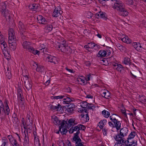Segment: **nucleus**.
<instances>
[{
  "mask_svg": "<svg viewBox=\"0 0 146 146\" xmlns=\"http://www.w3.org/2000/svg\"><path fill=\"white\" fill-rule=\"evenodd\" d=\"M29 43V42L27 41L24 42L22 44L23 47L35 55L36 54L38 55L39 54V51L37 50H35V49L30 46Z\"/></svg>",
  "mask_w": 146,
  "mask_h": 146,
  "instance_id": "obj_1",
  "label": "nucleus"
},
{
  "mask_svg": "<svg viewBox=\"0 0 146 146\" xmlns=\"http://www.w3.org/2000/svg\"><path fill=\"white\" fill-rule=\"evenodd\" d=\"M123 137L118 134L114 136L113 138L117 141L114 146H121L122 145H124L126 141L125 139Z\"/></svg>",
  "mask_w": 146,
  "mask_h": 146,
  "instance_id": "obj_2",
  "label": "nucleus"
},
{
  "mask_svg": "<svg viewBox=\"0 0 146 146\" xmlns=\"http://www.w3.org/2000/svg\"><path fill=\"white\" fill-rule=\"evenodd\" d=\"M108 124L112 128L115 127L117 131L119 130L121 127V123L120 121L117 120V119L112 122L109 121Z\"/></svg>",
  "mask_w": 146,
  "mask_h": 146,
  "instance_id": "obj_3",
  "label": "nucleus"
},
{
  "mask_svg": "<svg viewBox=\"0 0 146 146\" xmlns=\"http://www.w3.org/2000/svg\"><path fill=\"white\" fill-rule=\"evenodd\" d=\"M107 122V120L106 119L101 120L98 125L101 129H102V131L104 135H107V130L105 128L103 129V128L106 124Z\"/></svg>",
  "mask_w": 146,
  "mask_h": 146,
  "instance_id": "obj_4",
  "label": "nucleus"
},
{
  "mask_svg": "<svg viewBox=\"0 0 146 146\" xmlns=\"http://www.w3.org/2000/svg\"><path fill=\"white\" fill-rule=\"evenodd\" d=\"M8 34L9 35V40L8 41V42L9 45V44H12V42H12V40H13V41L14 42L15 40L16 39L15 38V36H14L15 33L12 29L11 28L10 29L9 31Z\"/></svg>",
  "mask_w": 146,
  "mask_h": 146,
  "instance_id": "obj_5",
  "label": "nucleus"
},
{
  "mask_svg": "<svg viewBox=\"0 0 146 146\" xmlns=\"http://www.w3.org/2000/svg\"><path fill=\"white\" fill-rule=\"evenodd\" d=\"M124 4L121 1H116V2L114 4L113 8L114 9H116L117 10L119 11L121 10L122 9L125 7Z\"/></svg>",
  "mask_w": 146,
  "mask_h": 146,
  "instance_id": "obj_6",
  "label": "nucleus"
},
{
  "mask_svg": "<svg viewBox=\"0 0 146 146\" xmlns=\"http://www.w3.org/2000/svg\"><path fill=\"white\" fill-rule=\"evenodd\" d=\"M51 98L52 99H61L64 98L63 100H66L67 102H69L72 101L71 99L66 95H61L57 96H51Z\"/></svg>",
  "mask_w": 146,
  "mask_h": 146,
  "instance_id": "obj_7",
  "label": "nucleus"
},
{
  "mask_svg": "<svg viewBox=\"0 0 146 146\" xmlns=\"http://www.w3.org/2000/svg\"><path fill=\"white\" fill-rule=\"evenodd\" d=\"M95 17L98 19L99 18H102L106 20L108 19L105 13L101 11L99 12L96 13L95 14Z\"/></svg>",
  "mask_w": 146,
  "mask_h": 146,
  "instance_id": "obj_8",
  "label": "nucleus"
},
{
  "mask_svg": "<svg viewBox=\"0 0 146 146\" xmlns=\"http://www.w3.org/2000/svg\"><path fill=\"white\" fill-rule=\"evenodd\" d=\"M70 104L64 106L63 108L65 107L66 108V107L67 108L66 110L69 113H72L75 108V106L74 104Z\"/></svg>",
  "mask_w": 146,
  "mask_h": 146,
  "instance_id": "obj_9",
  "label": "nucleus"
},
{
  "mask_svg": "<svg viewBox=\"0 0 146 146\" xmlns=\"http://www.w3.org/2000/svg\"><path fill=\"white\" fill-rule=\"evenodd\" d=\"M127 140H126V142L125 144L126 146H135L137 144V141H136L135 142V141L131 140V139H129L127 138Z\"/></svg>",
  "mask_w": 146,
  "mask_h": 146,
  "instance_id": "obj_10",
  "label": "nucleus"
},
{
  "mask_svg": "<svg viewBox=\"0 0 146 146\" xmlns=\"http://www.w3.org/2000/svg\"><path fill=\"white\" fill-rule=\"evenodd\" d=\"M48 61L54 64H56L58 63L57 60V58L54 56L51 55H49L47 57Z\"/></svg>",
  "mask_w": 146,
  "mask_h": 146,
  "instance_id": "obj_11",
  "label": "nucleus"
},
{
  "mask_svg": "<svg viewBox=\"0 0 146 146\" xmlns=\"http://www.w3.org/2000/svg\"><path fill=\"white\" fill-rule=\"evenodd\" d=\"M128 131V128L126 127H123L121 129L119 133L117 134L120 135L121 137H124L125 136L127 135Z\"/></svg>",
  "mask_w": 146,
  "mask_h": 146,
  "instance_id": "obj_12",
  "label": "nucleus"
},
{
  "mask_svg": "<svg viewBox=\"0 0 146 146\" xmlns=\"http://www.w3.org/2000/svg\"><path fill=\"white\" fill-rule=\"evenodd\" d=\"M75 119H70L68 121V123H67L66 126L68 129H69L71 126H74L77 123H75Z\"/></svg>",
  "mask_w": 146,
  "mask_h": 146,
  "instance_id": "obj_13",
  "label": "nucleus"
},
{
  "mask_svg": "<svg viewBox=\"0 0 146 146\" xmlns=\"http://www.w3.org/2000/svg\"><path fill=\"white\" fill-rule=\"evenodd\" d=\"M80 133V131H78L76 133L74 134V136L72 139V142H74V141L81 140L78 136L79 134Z\"/></svg>",
  "mask_w": 146,
  "mask_h": 146,
  "instance_id": "obj_14",
  "label": "nucleus"
},
{
  "mask_svg": "<svg viewBox=\"0 0 146 146\" xmlns=\"http://www.w3.org/2000/svg\"><path fill=\"white\" fill-rule=\"evenodd\" d=\"M2 13L3 14V15L6 19V20L9 21L11 19V15L9 13V11L8 10H5V11H3Z\"/></svg>",
  "mask_w": 146,
  "mask_h": 146,
  "instance_id": "obj_15",
  "label": "nucleus"
},
{
  "mask_svg": "<svg viewBox=\"0 0 146 146\" xmlns=\"http://www.w3.org/2000/svg\"><path fill=\"white\" fill-rule=\"evenodd\" d=\"M8 145V140L5 137H3L0 142V146H7Z\"/></svg>",
  "mask_w": 146,
  "mask_h": 146,
  "instance_id": "obj_16",
  "label": "nucleus"
},
{
  "mask_svg": "<svg viewBox=\"0 0 146 146\" xmlns=\"http://www.w3.org/2000/svg\"><path fill=\"white\" fill-rule=\"evenodd\" d=\"M8 101L7 100L6 98H5L4 102V106L5 108V110H6V112L7 113V115H9V113L10 112V110L9 108V107L8 105Z\"/></svg>",
  "mask_w": 146,
  "mask_h": 146,
  "instance_id": "obj_17",
  "label": "nucleus"
},
{
  "mask_svg": "<svg viewBox=\"0 0 146 146\" xmlns=\"http://www.w3.org/2000/svg\"><path fill=\"white\" fill-rule=\"evenodd\" d=\"M19 29L20 31L24 32L25 31L26 27L23 23L21 21H19L18 25Z\"/></svg>",
  "mask_w": 146,
  "mask_h": 146,
  "instance_id": "obj_18",
  "label": "nucleus"
},
{
  "mask_svg": "<svg viewBox=\"0 0 146 146\" xmlns=\"http://www.w3.org/2000/svg\"><path fill=\"white\" fill-rule=\"evenodd\" d=\"M58 49L59 50H60L62 52H66L65 47L66 45L64 43H61L59 45H58Z\"/></svg>",
  "mask_w": 146,
  "mask_h": 146,
  "instance_id": "obj_19",
  "label": "nucleus"
},
{
  "mask_svg": "<svg viewBox=\"0 0 146 146\" xmlns=\"http://www.w3.org/2000/svg\"><path fill=\"white\" fill-rule=\"evenodd\" d=\"M107 54V52L104 50H100L97 54L98 57H105Z\"/></svg>",
  "mask_w": 146,
  "mask_h": 146,
  "instance_id": "obj_20",
  "label": "nucleus"
},
{
  "mask_svg": "<svg viewBox=\"0 0 146 146\" xmlns=\"http://www.w3.org/2000/svg\"><path fill=\"white\" fill-rule=\"evenodd\" d=\"M121 10L119 11L120 12V15L121 16L125 17L128 15V12L125 9V7L123 9H121Z\"/></svg>",
  "mask_w": 146,
  "mask_h": 146,
  "instance_id": "obj_21",
  "label": "nucleus"
},
{
  "mask_svg": "<svg viewBox=\"0 0 146 146\" xmlns=\"http://www.w3.org/2000/svg\"><path fill=\"white\" fill-rule=\"evenodd\" d=\"M17 43L16 40H15V42L13 41L12 44H9V46L11 50L14 51L16 48Z\"/></svg>",
  "mask_w": 146,
  "mask_h": 146,
  "instance_id": "obj_22",
  "label": "nucleus"
},
{
  "mask_svg": "<svg viewBox=\"0 0 146 146\" xmlns=\"http://www.w3.org/2000/svg\"><path fill=\"white\" fill-rule=\"evenodd\" d=\"M77 80L78 82H80V84L82 85H84L86 84H90L89 82H86L83 79L80 78H78Z\"/></svg>",
  "mask_w": 146,
  "mask_h": 146,
  "instance_id": "obj_23",
  "label": "nucleus"
},
{
  "mask_svg": "<svg viewBox=\"0 0 146 146\" xmlns=\"http://www.w3.org/2000/svg\"><path fill=\"white\" fill-rule=\"evenodd\" d=\"M6 110H5L4 106H0V115L2 116V115L5 114V115H7V113L6 112Z\"/></svg>",
  "mask_w": 146,
  "mask_h": 146,
  "instance_id": "obj_24",
  "label": "nucleus"
},
{
  "mask_svg": "<svg viewBox=\"0 0 146 146\" xmlns=\"http://www.w3.org/2000/svg\"><path fill=\"white\" fill-rule=\"evenodd\" d=\"M53 28V26L51 25L46 24L45 26L44 29L46 30V31L47 32H48L51 31Z\"/></svg>",
  "mask_w": 146,
  "mask_h": 146,
  "instance_id": "obj_25",
  "label": "nucleus"
},
{
  "mask_svg": "<svg viewBox=\"0 0 146 146\" xmlns=\"http://www.w3.org/2000/svg\"><path fill=\"white\" fill-rule=\"evenodd\" d=\"M25 86L28 91L31 90L32 85L31 82H27L26 83H24Z\"/></svg>",
  "mask_w": 146,
  "mask_h": 146,
  "instance_id": "obj_26",
  "label": "nucleus"
},
{
  "mask_svg": "<svg viewBox=\"0 0 146 146\" xmlns=\"http://www.w3.org/2000/svg\"><path fill=\"white\" fill-rule=\"evenodd\" d=\"M118 117H120L117 114L112 113L110 116V118L112 122L117 120Z\"/></svg>",
  "mask_w": 146,
  "mask_h": 146,
  "instance_id": "obj_27",
  "label": "nucleus"
},
{
  "mask_svg": "<svg viewBox=\"0 0 146 146\" xmlns=\"http://www.w3.org/2000/svg\"><path fill=\"white\" fill-rule=\"evenodd\" d=\"M62 106L59 104H58L57 106H54L53 105H51L50 106V108L52 110H56L57 111H60L61 110Z\"/></svg>",
  "mask_w": 146,
  "mask_h": 146,
  "instance_id": "obj_28",
  "label": "nucleus"
},
{
  "mask_svg": "<svg viewBox=\"0 0 146 146\" xmlns=\"http://www.w3.org/2000/svg\"><path fill=\"white\" fill-rule=\"evenodd\" d=\"M102 113L104 117L107 118L110 115L109 112L106 111V110H104L103 111H102Z\"/></svg>",
  "mask_w": 146,
  "mask_h": 146,
  "instance_id": "obj_29",
  "label": "nucleus"
},
{
  "mask_svg": "<svg viewBox=\"0 0 146 146\" xmlns=\"http://www.w3.org/2000/svg\"><path fill=\"white\" fill-rule=\"evenodd\" d=\"M80 104H81L80 105L83 108H86L88 105H92V104L88 103L86 101L82 102Z\"/></svg>",
  "mask_w": 146,
  "mask_h": 146,
  "instance_id": "obj_30",
  "label": "nucleus"
},
{
  "mask_svg": "<svg viewBox=\"0 0 146 146\" xmlns=\"http://www.w3.org/2000/svg\"><path fill=\"white\" fill-rule=\"evenodd\" d=\"M121 40L123 42L127 43V44H130L131 42V40L128 36L124 37L122 38Z\"/></svg>",
  "mask_w": 146,
  "mask_h": 146,
  "instance_id": "obj_31",
  "label": "nucleus"
},
{
  "mask_svg": "<svg viewBox=\"0 0 146 146\" xmlns=\"http://www.w3.org/2000/svg\"><path fill=\"white\" fill-rule=\"evenodd\" d=\"M5 74L7 78L9 79H10L11 77V70H9V67H7V70L6 71Z\"/></svg>",
  "mask_w": 146,
  "mask_h": 146,
  "instance_id": "obj_32",
  "label": "nucleus"
},
{
  "mask_svg": "<svg viewBox=\"0 0 146 146\" xmlns=\"http://www.w3.org/2000/svg\"><path fill=\"white\" fill-rule=\"evenodd\" d=\"M60 15V14L58 13V8L56 7L54 10L52 14L53 17H57Z\"/></svg>",
  "mask_w": 146,
  "mask_h": 146,
  "instance_id": "obj_33",
  "label": "nucleus"
},
{
  "mask_svg": "<svg viewBox=\"0 0 146 146\" xmlns=\"http://www.w3.org/2000/svg\"><path fill=\"white\" fill-rule=\"evenodd\" d=\"M36 71L38 72H42L44 71V68L42 66H38L36 68Z\"/></svg>",
  "mask_w": 146,
  "mask_h": 146,
  "instance_id": "obj_34",
  "label": "nucleus"
},
{
  "mask_svg": "<svg viewBox=\"0 0 146 146\" xmlns=\"http://www.w3.org/2000/svg\"><path fill=\"white\" fill-rule=\"evenodd\" d=\"M102 97L106 99H108V98L110 96V94L109 92H103L102 94Z\"/></svg>",
  "mask_w": 146,
  "mask_h": 146,
  "instance_id": "obj_35",
  "label": "nucleus"
},
{
  "mask_svg": "<svg viewBox=\"0 0 146 146\" xmlns=\"http://www.w3.org/2000/svg\"><path fill=\"white\" fill-rule=\"evenodd\" d=\"M74 143L76 144V146H86L83 145L82 143H83L82 142L81 140L74 141Z\"/></svg>",
  "mask_w": 146,
  "mask_h": 146,
  "instance_id": "obj_36",
  "label": "nucleus"
},
{
  "mask_svg": "<svg viewBox=\"0 0 146 146\" xmlns=\"http://www.w3.org/2000/svg\"><path fill=\"white\" fill-rule=\"evenodd\" d=\"M117 67L115 68L117 70L121 72V70L123 68V67L122 65L120 64H117Z\"/></svg>",
  "mask_w": 146,
  "mask_h": 146,
  "instance_id": "obj_37",
  "label": "nucleus"
},
{
  "mask_svg": "<svg viewBox=\"0 0 146 146\" xmlns=\"http://www.w3.org/2000/svg\"><path fill=\"white\" fill-rule=\"evenodd\" d=\"M135 131L131 132L128 136V137L127 138L128 139H131L135 137Z\"/></svg>",
  "mask_w": 146,
  "mask_h": 146,
  "instance_id": "obj_38",
  "label": "nucleus"
},
{
  "mask_svg": "<svg viewBox=\"0 0 146 146\" xmlns=\"http://www.w3.org/2000/svg\"><path fill=\"white\" fill-rule=\"evenodd\" d=\"M65 48L66 51V52H63L66 53L67 54L71 52V49L70 48V46H66Z\"/></svg>",
  "mask_w": 146,
  "mask_h": 146,
  "instance_id": "obj_39",
  "label": "nucleus"
},
{
  "mask_svg": "<svg viewBox=\"0 0 146 146\" xmlns=\"http://www.w3.org/2000/svg\"><path fill=\"white\" fill-rule=\"evenodd\" d=\"M124 63L125 64H130V59L128 58H125L124 60Z\"/></svg>",
  "mask_w": 146,
  "mask_h": 146,
  "instance_id": "obj_40",
  "label": "nucleus"
},
{
  "mask_svg": "<svg viewBox=\"0 0 146 146\" xmlns=\"http://www.w3.org/2000/svg\"><path fill=\"white\" fill-rule=\"evenodd\" d=\"M0 42L1 43V48L2 47H3V48H7V45L4 40H2V42Z\"/></svg>",
  "mask_w": 146,
  "mask_h": 146,
  "instance_id": "obj_41",
  "label": "nucleus"
},
{
  "mask_svg": "<svg viewBox=\"0 0 146 146\" xmlns=\"http://www.w3.org/2000/svg\"><path fill=\"white\" fill-rule=\"evenodd\" d=\"M118 48L122 52H125L126 51V48L125 46H123L122 45L121 46Z\"/></svg>",
  "mask_w": 146,
  "mask_h": 146,
  "instance_id": "obj_42",
  "label": "nucleus"
},
{
  "mask_svg": "<svg viewBox=\"0 0 146 146\" xmlns=\"http://www.w3.org/2000/svg\"><path fill=\"white\" fill-rule=\"evenodd\" d=\"M24 146H29V139L27 138L26 139L24 140V142L23 143Z\"/></svg>",
  "mask_w": 146,
  "mask_h": 146,
  "instance_id": "obj_43",
  "label": "nucleus"
},
{
  "mask_svg": "<svg viewBox=\"0 0 146 146\" xmlns=\"http://www.w3.org/2000/svg\"><path fill=\"white\" fill-rule=\"evenodd\" d=\"M41 22H40V23L46 25V24H47V23H48V21L46 20L45 18L44 17L42 19V21H41Z\"/></svg>",
  "mask_w": 146,
  "mask_h": 146,
  "instance_id": "obj_44",
  "label": "nucleus"
},
{
  "mask_svg": "<svg viewBox=\"0 0 146 146\" xmlns=\"http://www.w3.org/2000/svg\"><path fill=\"white\" fill-rule=\"evenodd\" d=\"M55 117L52 119V120L54 124L56 125H57V122L58 119V118L57 117L55 116Z\"/></svg>",
  "mask_w": 146,
  "mask_h": 146,
  "instance_id": "obj_45",
  "label": "nucleus"
},
{
  "mask_svg": "<svg viewBox=\"0 0 146 146\" xmlns=\"http://www.w3.org/2000/svg\"><path fill=\"white\" fill-rule=\"evenodd\" d=\"M139 99V101L142 103H143V102H145L146 101L145 97L143 96H142L141 97H140Z\"/></svg>",
  "mask_w": 146,
  "mask_h": 146,
  "instance_id": "obj_46",
  "label": "nucleus"
},
{
  "mask_svg": "<svg viewBox=\"0 0 146 146\" xmlns=\"http://www.w3.org/2000/svg\"><path fill=\"white\" fill-rule=\"evenodd\" d=\"M138 43L137 42H134L132 43V45L137 50H139V49L138 48Z\"/></svg>",
  "mask_w": 146,
  "mask_h": 146,
  "instance_id": "obj_47",
  "label": "nucleus"
},
{
  "mask_svg": "<svg viewBox=\"0 0 146 146\" xmlns=\"http://www.w3.org/2000/svg\"><path fill=\"white\" fill-rule=\"evenodd\" d=\"M14 114H15V116L14 117V121L13 122H15V124L17 123L18 122V119L17 116V115L16 113H14Z\"/></svg>",
  "mask_w": 146,
  "mask_h": 146,
  "instance_id": "obj_48",
  "label": "nucleus"
},
{
  "mask_svg": "<svg viewBox=\"0 0 146 146\" xmlns=\"http://www.w3.org/2000/svg\"><path fill=\"white\" fill-rule=\"evenodd\" d=\"M89 48H93L95 46V44L94 43H88Z\"/></svg>",
  "mask_w": 146,
  "mask_h": 146,
  "instance_id": "obj_49",
  "label": "nucleus"
},
{
  "mask_svg": "<svg viewBox=\"0 0 146 146\" xmlns=\"http://www.w3.org/2000/svg\"><path fill=\"white\" fill-rule=\"evenodd\" d=\"M23 80L24 83H26L27 82L29 81L28 74H26L25 75V77H24V78H23Z\"/></svg>",
  "mask_w": 146,
  "mask_h": 146,
  "instance_id": "obj_50",
  "label": "nucleus"
},
{
  "mask_svg": "<svg viewBox=\"0 0 146 146\" xmlns=\"http://www.w3.org/2000/svg\"><path fill=\"white\" fill-rule=\"evenodd\" d=\"M44 18V17L42 16L39 15V16L37 17V19L39 23H40L41 22V21L42 20L43 18Z\"/></svg>",
  "mask_w": 146,
  "mask_h": 146,
  "instance_id": "obj_51",
  "label": "nucleus"
},
{
  "mask_svg": "<svg viewBox=\"0 0 146 146\" xmlns=\"http://www.w3.org/2000/svg\"><path fill=\"white\" fill-rule=\"evenodd\" d=\"M67 124L66 122L64 120H62V122L60 127L63 128L64 127L65 123Z\"/></svg>",
  "mask_w": 146,
  "mask_h": 146,
  "instance_id": "obj_52",
  "label": "nucleus"
},
{
  "mask_svg": "<svg viewBox=\"0 0 146 146\" xmlns=\"http://www.w3.org/2000/svg\"><path fill=\"white\" fill-rule=\"evenodd\" d=\"M23 99H20L19 100L20 101V105L22 107H25L24 102L23 100H22Z\"/></svg>",
  "mask_w": 146,
  "mask_h": 146,
  "instance_id": "obj_53",
  "label": "nucleus"
},
{
  "mask_svg": "<svg viewBox=\"0 0 146 146\" xmlns=\"http://www.w3.org/2000/svg\"><path fill=\"white\" fill-rule=\"evenodd\" d=\"M2 50L3 54L5 56L6 53H8L7 48H3V49H2Z\"/></svg>",
  "mask_w": 146,
  "mask_h": 146,
  "instance_id": "obj_54",
  "label": "nucleus"
},
{
  "mask_svg": "<svg viewBox=\"0 0 146 146\" xmlns=\"http://www.w3.org/2000/svg\"><path fill=\"white\" fill-rule=\"evenodd\" d=\"M20 32L21 38H24L25 36V34L26 33L25 31L23 32L20 31Z\"/></svg>",
  "mask_w": 146,
  "mask_h": 146,
  "instance_id": "obj_55",
  "label": "nucleus"
},
{
  "mask_svg": "<svg viewBox=\"0 0 146 146\" xmlns=\"http://www.w3.org/2000/svg\"><path fill=\"white\" fill-rule=\"evenodd\" d=\"M126 3L128 5H132L133 4V0H127Z\"/></svg>",
  "mask_w": 146,
  "mask_h": 146,
  "instance_id": "obj_56",
  "label": "nucleus"
},
{
  "mask_svg": "<svg viewBox=\"0 0 146 146\" xmlns=\"http://www.w3.org/2000/svg\"><path fill=\"white\" fill-rule=\"evenodd\" d=\"M30 124H29V125H28L29 126L28 129L30 130H31L33 129V122H30Z\"/></svg>",
  "mask_w": 146,
  "mask_h": 146,
  "instance_id": "obj_57",
  "label": "nucleus"
},
{
  "mask_svg": "<svg viewBox=\"0 0 146 146\" xmlns=\"http://www.w3.org/2000/svg\"><path fill=\"white\" fill-rule=\"evenodd\" d=\"M138 48L139 49V50H137L139 51H141L142 50V49L143 48L142 47V46L141 45L140 43L138 42Z\"/></svg>",
  "mask_w": 146,
  "mask_h": 146,
  "instance_id": "obj_58",
  "label": "nucleus"
},
{
  "mask_svg": "<svg viewBox=\"0 0 146 146\" xmlns=\"http://www.w3.org/2000/svg\"><path fill=\"white\" fill-rule=\"evenodd\" d=\"M88 15L87 17L88 18H91L93 16V14L90 12H88L87 13Z\"/></svg>",
  "mask_w": 146,
  "mask_h": 146,
  "instance_id": "obj_59",
  "label": "nucleus"
},
{
  "mask_svg": "<svg viewBox=\"0 0 146 146\" xmlns=\"http://www.w3.org/2000/svg\"><path fill=\"white\" fill-rule=\"evenodd\" d=\"M6 6L7 5L5 4H4V5H3V6L2 7V9L1 11V12H3V11L7 10H6Z\"/></svg>",
  "mask_w": 146,
  "mask_h": 146,
  "instance_id": "obj_60",
  "label": "nucleus"
},
{
  "mask_svg": "<svg viewBox=\"0 0 146 146\" xmlns=\"http://www.w3.org/2000/svg\"><path fill=\"white\" fill-rule=\"evenodd\" d=\"M32 7L31 8V9H36L37 8V5L36 4H32Z\"/></svg>",
  "mask_w": 146,
  "mask_h": 146,
  "instance_id": "obj_61",
  "label": "nucleus"
},
{
  "mask_svg": "<svg viewBox=\"0 0 146 146\" xmlns=\"http://www.w3.org/2000/svg\"><path fill=\"white\" fill-rule=\"evenodd\" d=\"M38 136H37V137L34 138L35 143H36V144H37L38 142H39L40 141L39 139L38 138Z\"/></svg>",
  "mask_w": 146,
  "mask_h": 146,
  "instance_id": "obj_62",
  "label": "nucleus"
},
{
  "mask_svg": "<svg viewBox=\"0 0 146 146\" xmlns=\"http://www.w3.org/2000/svg\"><path fill=\"white\" fill-rule=\"evenodd\" d=\"M72 129H73V130L74 131H80L78 129V127L77 126H75L74 127H72Z\"/></svg>",
  "mask_w": 146,
  "mask_h": 146,
  "instance_id": "obj_63",
  "label": "nucleus"
},
{
  "mask_svg": "<svg viewBox=\"0 0 146 146\" xmlns=\"http://www.w3.org/2000/svg\"><path fill=\"white\" fill-rule=\"evenodd\" d=\"M23 95V94H17V96L18 99H23V96H22Z\"/></svg>",
  "mask_w": 146,
  "mask_h": 146,
  "instance_id": "obj_64",
  "label": "nucleus"
}]
</instances>
